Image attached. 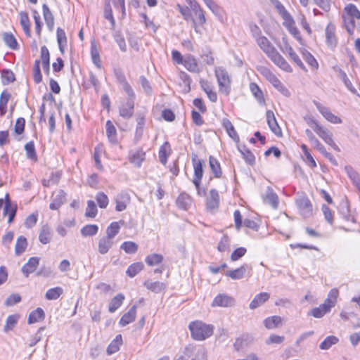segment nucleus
Segmentation results:
<instances>
[{
    "label": "nucleus",
    "instance_id": "43",
    "mask_svg": "<svg viewBox=\"0 0 360 360\" xmlns=\"http://www.w3.org/2000/svg\"><path fill=\"white\" fill-rule=\"evenodd\" d=\"M57 41L58 44L60 51L64 53V46L67 44V37L65 32L63 29L58 27L57 29Z\"/></svg>",
    "mask_w": 360,
    "mask_h": 360
},
{
    "label": "nucleus",
    "instance_id": "62",
    "mask_svg": "<svg viewBox=\"0 0 360 360\" xmlns=\"http://www.w3.org/2000/svg\"><path fill=\"white\" fill-rule=\"evenodd\" d=\"M97 211L98 210L95 202L93 200H89L87 202L86 216L88 217L94 218L97 214Z\"/></svg>",
    "mask_w": 360,
    "mask_h": 360
},
{
    "label": "nucleus",
    "instance_id": "60",
    "mask_svg": "<svg viewBox=\"0 0 360 360\" xmlns=\"http://www.w3.org/2000/svg\"><path fill=\"white\" fill-rule=\"evenodd\" d=\"M230 247V239L229 236L224 235L219 241L217 249L219 252H225L229 250Z\"/></svg>",
    "mask_w": 360,
    "mask_h": 360
},
{
    "label": "nucleus",
    "instance_id": "3",
    "mask_svg": "<svg viewBox=\"0 0 360 360\" xmlns=\"http://www.w3.org/2000/svg\"><path fill=\"white\" fill-rule=\"evenodd\" d=\"M214 73L217 79L219 91L226 96H229L231 92V79L229 72L225 68L217 67L215 68Z\"/></svg>",
    "mask_w": 360,
    "mask_h": 360
},
{
    "label": "nucleus",
    "instance_id": "32",
    "mask_svg": "<svg viewBox=\"0 0 360 360\" xmlns=\"http://www.w3.org/2000/svg\"><path fill=\"white\" fill-rule=\"evenodd\" d=\"M282 318L279 316H272L264 319V324L267 329L278 328L282 323Z\"/></svg>",
    "mask_w": 360,
    "mask_h": 360
},
{
    "label": "nucleus",
    "instance_id": "25",
    "mask_svg": "<svg viewBox=\"0 0 360 360\" xmlns=\"http://www.w3.org/2000/svg\"><path fill=\"white\" fill-rule=\"evenodd\" d=\"M269 297L270 295L268 292H261L257 294L250 302V308L251 309H255L260 307L266 302Z\"/></svg>",
    "mask_w": 360,
    "mask_h": 360
},
{
    "label": "nucleus",
    "instance_id": "33",
    "mask_svg": "<svg viewBox=\"0 0 360 360\" xmlns=\"http://www.w3.org/2000/svg\"><path fill=\"white\" fill-rule=\"evenodd\" d=\"M106 134L109 141L112 143L117 142V130L111 121H107L105 124Z\"/></svg>",
    "mask_w": 360,
    "mask_h": 360
},
{
    "label": "nucleus",
    "instance_id": "20",
    "mask_svg": "<svg viewBox=\"0 0 360 360\" xmlns=\"http://www.w3.org/2000/svg\"><path fill=\"white\" fill-rule=\"evenodd\" d=\"M182 65L190 72H198L199 66L195 57L191 54L185 56Z\"/></svg>",
    "mask_w": 360,
    "mask_h": 360
},
{
    "label": "nucleus",
    "instance_id": "48",
    "mask_svg": "<svg viewBox=\"0 0 360 360\" xmlns=\"http://www.w3.org/2000/svg\"><path fill=\"white\" fill-rule=\"evenodd\" d=\"M143 266L142 262L134 263L128 267L126 273L129 277L133 278L143 269Z\"/></svg>",
    "mask_w": 360,
    "mask_h": 360
},
{
    "label": "nucleus",
    "instance_id": "55",
    "mask_svg": "<svg viewBox=\"0 0 360 360\" xmlns=\"http://www.w3.org/2000/svg\"><path fill=\"white\" fill-rule=\"evenodd\" d=\"M339 292L336 288H333L330 290L328 293L327 299L324 301L329 307L333 308L335 307L337 302V298L338 297Z\"/></svg>",
    "mask_w": 360,
    "mask_h": 360
},
{
    "label": "nucleus",
    "instance_id": "46",
    "mask_svg": "<svg viewBox=\"0 0 360 360\" xmlns=\"http://www.w3.org/2000/svg\"><path fill=\"white\" fill-rule=\"evenodd\" d=\"M339 339L334 335L328 336L322 342H321L319 347L321 349L327 350L331 347L332 345L338 342Z\"/></svg>",
    "mask_w": 360,
    "mask_h": 360
},
{
    "label": "nucleus",
    "instance_id": "1",
    "mask_svg": "<svg viewBox=\"0 0 360 360\" xmlns=\"http://www.w3.org/2000/svg\"><path fill=\"white\" fill-rule=\"evenodd\" d=\"M258 46L267 55L271 60L283 70L292 72V69L285 58L277 51L269 40L264 36L256 39Z\"/></svg>",
    "mask_w": 360,
    "mask_h": 360
},
{
    "label": "nucleus",
    "instance_id": "4",
    "mask_svg": "<svg viewBox=\"0 0 360 360\" xmlns=\"http://www.w3.org/2000/svg\"><path fill=\"white\" fill-rule=\"evenodd\" d=\"M112 2L115 8H118L119 6L121 8L122 17L125 15V4L124 0H105V7H104V18L108 20H110L111 24V29L114 30L115 27V20L114 19L111 4Z\"/></svg>",
    "mask_w": 360,
    "mask_h": 360
},
{
    "label": "nucleus",
    "instance_id": "9",
    "mask_svg": "<svg viewBox=\"0 0 360 360\" xmlns=\"http://www.w3.org/2000/svg\"><path fill=\"white\" fill-rule=\"evenodd\" d=\"M115 75L117 82L121 85L123 91L128 96L133 97L134 96V91L131 85L127 81L124 72L122 70H117L115 72Z\"/></svg>",
    "mask_w": 360,
    "mask_h": 360
},
{
    "label": "nucleus",
    "instance_id": "64",
    "mask_svg": "<svg viewBox=\"0 0 360 360\" xmlns=\"http://www.w3.org/2000/svg\"><path fill=\"white\" fill-rule=\"evenodd\" d=\"M191 360H208L207 349L203 347H199Z\"/></svg>",
    "mask_w": 360,
    "mask_h": 360
},
{
    "label": "nucleus",
    "instance_id": "5",
    "mask_svg": "<svg viewBox=\"0 0 360 360\" xmlns=\"http://www.w3.org/2000/svg\"><path fill=\"white\" fill-rule=\"evenodd\" d=\"M313 130L327 144L333 146L335 149H338V147L335 143L332 134L326 129L321 126L316 121L313 120L311 125Z\"/></svg>",
    "mask_w": 360,
    "mask_h": 360
},
{
    "label": "nucleus",
    "instance_id": "12",
    "mask_svg": "<svg viewBox=\"0 0 360 360\" xmlns=\"http://www.w3.org/2000/svg\"><path fill=\"white\" fill-rule=\"evenodd\" d=\"M127 101L120 107V115L124 118H129L133 115L134 108V99L136 95L128 96Z\"/></svg>",
    "mask_w": 360,
    "mask_h": 360
},
{
    "label": "nucleus",
    "instance_id": "18",
    "mask_svg": "<svg viewBox=\"0 0 360 360\" xmlns=\"http://www.w3.org/2000/svg\"><path fill=\"white\" fill-rule=\"evenodd\" d=\"M219 204V195L217 190L212 189L210 195L207 198V209L212 211L218 208Z\"/></svg>",
    "mask_w": 360,
    "mask_h": 360
},
{
    "label": "nucleus",
    "instance_id": "40",
    "mask_svg": "<svg viewBox=\"0 0 360 360\" xmlns=\"http://www.w3.org/2000/svg\"><path fill=\"white\" fill-rule=\"evenodd\" d=\"M191 202V198L186 193H181L176 199L177 206L182 210H187Z\"/></svg>",
    "mask_w": 360,
    "mask_h": 360
},
{
    "label": "nucleus",
    "instance_id": "47",
    "mask_svg": "<svg viewBox=\"0 0 360 360\" xmlns=\"http://www.w3.org/2000/svg\"><path fill=\"white\" fill-rule=\"evenodd\" d=\"M120 229V226L118 222H112L106 229V237L113 240L115 236L119 233Z\"/></svg>",
    "mask_w": 360,
    "mask_h": 360
},
{
    "label": "nucleus",
    "instance_id": "59",
    "mask_svg": "<svg viewBox=\"0 0 360 360\" xmlns=\"http://www.w3.org/2000/svg\"><path fill=\"white\" fill-rule=\"evenodd\" d=\"M145 124V118L143 116H139L137 118V126L135 133V139L140 140L143 132V126Z\"/></svg>",
    "mask_w": 360,
    "mask_h": 360
},
{
    "label": "nucleus",
    "instance_id": "29",
    "mask_svg": "<svg viewBox=\"0 0 360 360\" xmlns=\"http://www.w3.org/2000/svg\"><path fill=\"white\" fill-rule=\"evenodd\" d=\"M264 201L269 204L273 208L276 209L278 205V195L273 191L271 188H268L265 195L264 196Z\"/></svg>",
    "mask_w": 360,
    "mask_h": 360
},
{
    "label": "nucleus",
    "instance_id": "19",
    "mask_svg": "<svg viewBox=\"0 0 360 360\" xmlns=\"http://www.w3.org/2000/svg\"><path fill=\"white\" fill-rule=\"evenodd\" d=\"M17 211L16 205H12L9 199L8 194H6V202L4 208V215H8V222L10 224L13 221Z\"/></svg>",
    "mask_w": 360,
    "mask_h": 360
},
{
    "label": "nucleus",
    "instance_id": "35",
    "mask_svg": "<svg viewBox=\"0 0 360 360\" xmlns=\"http://www.w3.org/2000/svg\"><path fill=\"white\" fill-rule=\"evenodd\" d=\"M20 21L22 29L27 37H30V22L28 14L21 11L20 13Z\"/></svg>",
    "mask_w": 360,
    "mask_h": 360
},
{
    "label": "nucleus",
    "instance_id": "61",
    "mask_svg": "<svg viewBox=\"0 0 360 360\" xmlns=\"http://www.w3.org/2000/svg\"><path fill=\"white\" fill-rule=\"evenodd\" d=\"M34 80L37 84H39L42 80V75L40 70V60H36L34 62Z\"/></svg>",
    "mask_w": 360,
    "mask_h": 360
},
{
    "label": "nucleus",
    "instance_id": "49",
    "mask_svg": "<svg viewBox=\"0 0 360 360\" xmlns=\"http://www.w3.org/2000/svg\"><path fill=\"white\" fill-rule=\"evenodd\" d=\"M120 249L127 254H134L138 250V245L132 241H125L121 245Z\"/></svg>",
    "mask_w": 360,
    "mask_h": 360
},
{
    "label": "nucleus",
    "instance_id": "58",
    "mask_svg": "<svg viewBox=\"0 0 360 360\" xmlns=\"http://www.w3.org/2000/svg\"><path fill=\"white\" fill-rule=\"evenodd\" d=\"M91 59L94 64L98 68H101V63L100 60V55L98 50L97 49L96 45L91 44Z\"/></svg>",
    "mask_w": 360,
    "mask_h": 360
},
{
    "label": "nucleus",
    "instance_id": "37",
    "mask_svg": "<svg viewBox=\"0 0 360 360\" xmlns=\"http://www.w3.org/2000/svg\"><path fill=\"white\" fill-rule=\"evenodd\" d=\"M19 319V314H15L9 315L6 319V324L4 328V332L7 333L10 330H12L18 323Z\"/></svg>",
    "mask_w": 360,
    "mask_h": 360
},
{
    "label": "nucleus",
    "instance_id": "57",
    "mask_svg": "<svg viewBox=\"0 0 360 360\" xmlns=\"http://www.w3.org/2000/svg\"><path fill=\"white\" fill-rule=\"evenodd\" d=\"M2 82L4 84H8L13 82L15 79L13 72L8 69H4L1 72Z\"/></svg>",
    "mask_w": 360,
    "mask_h": 360
},
{
    "label": "nucleus",
    "instance_id": "63",
    "mask_svg": "<svg viewBox=\"0 0 360 360\" xmlns=\"http://www.w3.org/2000/svg\"><path fill=\"white\" fill-rule=\"evenodd\" d=\"M96 200L101 208H105L109 202L108 196L103 192L97 193Z\"/></svg>",
    "mask_w": 360,
    "mask_h": 360
},
{
    "label": "nucleus",
    "instance_id": "39",
    "mask_svg": "<svg viewBox=\"0 0 360 360\" xmlns=\"http://www.w3.org/2000/svg\"><path fill=\"white\" fill-rule=\"evenodd\" d=\"M144 286L155 292H159L165 288V283L160 281H146L144 283Z\"/></svg>",
    "mask_w": 360,
    "mask_h": 360
},
{
    "label": "nucleus",
    "instance_id": "6",
    "mask_svg": "<svg viewBox=\"0 0 360 360\" xmlns=\"http://www.w3.org/2000/svg\"><path fill=\"white\" fill-rule=\"evenodd\" d=\"M296 205L300 214L303 217L308 218L312 215V205L307 197L304 195L300 196L296 200Z\"/></svg>",
    "mask_w": 360,
    "mask_h": 360
},
{
    "label": "nucleus",
    "instance_id": "52",
    "mask_svg": "<svg viewBox=\"0 0 360 360\" xmlns=\"http://www.w3.org/2000/svg\"><path fill=\"white\" fill-rule=\"evenodd\" d=\"M4 41L5 44L11 49L15 50L18 47V42L12 34L6 32L4 34Z\"/></svg>",
    "mask_w": 360,
    "mask_h": 360
},
{
    "label": "nucleus",
    "instance_id": "8",
    "mask_svg": "<svg viewBox=\"0 0 360 360\" xmlns=\"http://www.w3.org/2000/svg\"><path fill=\"white\" fill-rule=\"evenodd\" d=\"M235 304L234 299L226 294H219L212 302V307H229Z\"/></svg>",
    "mask_w": 360,
    "mask_h": 360
},
{
    "label": "nucleus",
    "instance_id": "42",
    "mask_svg": "<svg viewBox=\"0 0 360 360\" xmlns=\"http://www.w3.org/2000/svg\"><path fill=\"white\" fill-rule=\"evenodd\" d=\"M163 259V256L160 254H151L146 257L145 262L148 266H152L161 264Z\"/></svg>",
    "mask_w": 360,
    "mask_h": 360
},
{
    "label": "nucleus",
    "instance_id": "16",
    "mask_svg": "<svg viewBox=\"0 0 360 360\" xmlns=\"http://www.w3.org/2000/svg\"><path fill=\"white\" fill-rule=\"evenodd\" d=\"M281 50L283 53H288L290 58L295 63L296 65L300 67L301 69L306 70V68L302 62L301 59L299 58L297 54L294 51L293 49L289 46L288 44H285Z\"/></svg>",
    "mask_w": 360,
    "mask_h": 360
},
{
    "label": "nucleus",
    "instance_id": "36",
    "mask_svg": "<svg viewBox=\"0 0 360 360\" xmlns=\"http://www.w3.org/2000/svg\"><path fill=\"white\" fill-rule=\"evenodd\" d=\"M144 159L145 152H143L142 150H137L136 151L134 152L129 158L130 162L138 167L141 165V163Z\"/></svg>",
    "mask_w": 360,
    "mask_h": 360
},
{
    "label": "nucleus",
    "instance_id": "41",
    "mask_svg": "<svg viewBox=\"0 0 360 360\" xmlns=\"http://www.w3.org/2000/svg\"><path fill=\"white\" fill-rule=\"evenodd\" d=\"M210 167L215 177L219 178L221 176L222 172L221 166L218 160L210 156L209 160Z\"/></svg>",
    "mask_w": 360,
    "mask_h": 360
},
{
    "label": "nucleus",
    "instance_id": "22",
    "mask_svg": "<svg viewBox=\"0 0 360 360\" xmlns=\"http://www.w3.org/2000/svg\"><path fill=\"white\" fill-rule=\"evenodd\" d=\"M114 241L106 236L101 238L98 243V251L101 255L108 253L112 247Z\"/></svg>",
    "mask_w": 360,
    "mask_h": 360
},
{
    "label": "nucleus",
    "instance_id": "7",
    "mask_svg": "<svg viewBox=\"0 0 360 360\" xmlns=\"http://www.w3.org/2000/svg\"><path fill=\"white\" fill-rule=\"evenodd\" d=\"M314 104L319 111V112L326 119L328 122L333 124H340L342 123V120L340 117L333 114L330 110L326 106H323L319 102H314Z\"/></svg>",
    "mask_w": 360,
    "mask_h": 360
},
{
    "label": "nucleus",
    "instance_id": "30",
    "mask_svg": "<svg viewBox=\"0 0 360 360\" xmlns=\"http://www.w3.org/2000/svg\"><path fill=\"white\" fill-rule=\"evenodd\" d=\"M345 170L348 175L353 184L357 188L360 192V174H358L352 167L347 165L345 167Z\"/></svg>",
    "mask_w": 360,
    "mask_h": 360
},
{
    "label": "nucleus",
    "instance_id": "44",
    "mask_svg": "<svg viewBox=\"0 0 360 360\" xmlns=\"http://www.w3.org/2000/svg\"><path fill=\"white\" fill-rule=\"evenodd\" d=\"M27 246V239L24 236L18 237L15 247V255H20V254H22L23 252H25Z\"/></svg>",
    "mask_w": 360,
    "mask_h": 360
},
{
    "label": "nucleus",
    "instance_id": "15",
    "mask_svg": "<svg viewBox=\"0 0 360 360\" xmlns=\"http://www.w3.org/2000/svg\"><path fill=\"white\" fill-rule=\"evenodd\" d=\"M268 125L271 131L276 136L281 134V129L275 118V115L271 110H267L266 113Z\"/></svg>",
    "mask_w": 360,
    "mask_h": 360
},
{
    "label": "nucleus",
    "instance_id": "27",
    "mask_svg": "<svg viewBox=\"0 0 360 360\" xmlns=\"http://www.w3.org/2000/svg\"><path fill=\"white\" fill-rule=\"evenodd\" d=\"M44 18L46 22V26L49 31L52 32L54 27V18L50 11L49 6L46 4L42 6Z\"/></svg>",
    "mask_w": 360,
    "mask_h": 360
},
{
    "label": "nucleus",
    "instance_id": "38",
    "mask_svg": "<svg viewBox=\"0 0 360 360\" xmlns=\"http://www.w3.org/2000/svg\"><path fill=\"white\" fill-rule=\"evenodd\" d=\"M122 338L121 335H118L116 338L110 342L107 348V353L111 355L117 352L120 349V347L122 345Z\"/></svg>",
    "mask_w": 360,
    "mask_h": 360
},
{
    "label": "nucleus",
    "instance_id": "34",
    "mask_svg": "<svg viewBox=\"0 0 360 360\" xmlns=\"http://www.w3.org/2000/svg\"><path fill=\"white\" fill-rule=\"evenodd\" d=\"M124 300V295L122 293H119L114 297L109 304V311L111 313L115 312L122 305Z\"/></svg>",
    "mask_w": 360,
    "mask_h": 360
},
{
    "label": "nucleus",
    "instance_id": "11",
    "mask_svg": "<svg viewBox=\"0 0 360 360\" xmlns=\"http://www.w3.org/2000/svg\"><path fill=\"white\" fill-rule=\"evenodd\" d=\"M130 195L128 193L122 191L115 197L116 203L115 210L117 212H122L126 210L127 205L130 202Z\"/></svg>",
    "mask_w": 360,
    "mask_h": 360
},
{
    "label": "nucleus",
    "instance_id": "51",
    "mask_svg": "<svg viewBox=\"0 0 360 360\" xmlns=\"http://www.w3.org/2000/svg\"><path fill=\"white\" fill-rule=\"evenodd\" d=\"M250 88L251 90V92L255 96V97L257 98L258 102L260 104L264 103V98L263 96V93L260 88L255 84V83H251L250 85Z\"/></svg>",
    "mask_w": 360,
    "mask_h": 360
},
{
    "label": "nucleus",
    "instance_id": "54",
    "mask_svg": "<svg viewBox=\"0 0 360 360\" xmlns=\"http://www.w3.org/2000/svg\"><path fill=\"white\" fill-rule=\"evenodd\" d=\"M25 150L26 151V156L28 159L32 160H37L34 144L32 141H30L25 144Z\"/></svg>",
    "mask_w": 360,
    "mask_h": 360
},
{
    "label": "nucleus",
    "instance_id": "13",
    "mask_svg": "<svg viewBox=\"0 0 360 360\" xmlns=\"http://www.w3.org/2000/svg\"><path fill=\"white\" fill-rule=\"evenodd\" d=\"M65 193L63 190H59L53 193L52 195V202H51L49 207L52 210H57L65 202Z\"/></svg>",
    "mask_w": 360,
    "mask_h": 360
},
{
    "label": "nucleus",
    "instance_id": "53",
    "mask_svg": "<svg viewBox=\"0 0 360 360\" xmlns=\"http://www.w3.org/2000/svg\"><path fill=\"white\" fill-rule=\"evenodd\" d=\"M345 12L344 14L346 15H349L354 19H360V12L354 4L347 5L345 8Z\"/></svg>",
    "mask_w": 360,
    "mask_h": 360
},
{
    "label": "nucleus",
    "instance_id": "10",
    "mask_svg": "<svg viewBox=\"0 0 360 360\" xmlns=\"http://www.w3.org/2000/svg\"><path fill=\"white\" fill-rule=\"evenodd\" d=\"M193 168H194V176L193 183L195 186H200L201 179L203 176L202 163L200 160L197 159V156L192 159Z\"/></svg>",
    "mask_w": 360,
    "mask_h": 360
},
{
    "label": "nucleus",
    "instance_id": "45",
    "mask_svg": "<svg viewBox=\"0 0 360 360\" xmlns=\"http://www.w3.org/2000/svg\"><path fill=\"white\" fill-rule=\"evenodd\" d=\"M63 289L60 287H56L49 289L45 295V297L49 300L58 299L63 294Z\"/></svg>",
    "mask_w": 360,
    "mask_h": 360
},
{
    "label": "nucleus",
    "instance_id": "24",
    "mask_svg": "<svg viewBox=\"0 0 360 360\" xmlns=\"http://www.w3.org/2000/svg\"><path fill=\"white\" fill-rule=\"evenodd\" d=\"M238 150L242 155L245 162L250 165H254L255 163V157L253 153L244 145H238Z\"/></svg>",
    "mask_w": 360,
    "mask_h": 360
},
{
    "label": "nucleus",
    "instance_id": "17",
    "mask_svg": "<svg viewBox=\"0 0 360 360\" xmlns=\"http://www.w3.org/2000/svg\"><path fill=\"white\" fill-rule=\"evenodd\" d=\"M39 264V259L33 257L29 259L27 262L22 267V272L25 277H28L31 273H33Z\"/></svg>",
    "mask_w": 360,
    "mask_h": 360
},
{
    "label": "nucleus",
    "instance_id": "56",
    "mask_svg": "<svg viewBox=\"0 0 360 360\" xmlns=\"http://www.w3.org/2000/svg\"><path fill=\"white\" fill-rule=\"evenodd\" d=\"M342 20L347 32L349 33V34H352L354 28V19L349 15L342 14Z\"/></svg>",
    "mask_w": 360,
    "mask_h": 360
},
{
    "label": "nucleus",
    "instance_id": "26",
    "mask_svg": "<svg viewBox=\"0 0 360 360\" xmlns=\"http://www.w3.org/2000/svg\"><path fill=\"white\" fill-rule=\"evenodd\" d=\"M331 309V307L328 305L325 302L320 304L318 307L313 308L310 312L309 315L313 316L315 318H321L326 314L328 313Z\"/></svg>",
    "mask_w": 360,
    "mask_h": 360
},
{
    "label": "nucleus",
    "instance_id": "21",
    "mask_svg": "<svg viewBox=\"0 0 360 360\" xmlns=\"http://www.w3.org/2000/svg\"><path fill=\"white\" fill-rule=\"evenodd\" d=\"M53 231L51 228L48 224L43 225L39 231V241L42 244H47L51 241Z\"/></svg>",
    "mask_w": 360,
    "mask_h": 360
},
{
    "label": "nucleus",
    "instance_id": "31",
    "mask_svg": "<svg viewBox=\"0 0 360 360\" xmlns=\"http://www.w3.org/2000/svg\"><path fill=\"white\" fill-rule=\"evenodd\" d=\"M44 318L45 314L44 310L38 307L30 314L27 322L29 324H32L43 321Z\"/></svg>",
    "mask_w": 360,
    "mask_h": 360
},
{
    "label": "nucleus",
    "instance_id": "14",
    "mask_svg": "<svg viewBox=\"0 0 360 360\" xmlns=\"http://www.w3.org/2000/svg\"><path fill=\"white\" fill-rule=\"evenodd\" d=\"M326 44L328 47L333 49L337 45L335 37V27L333 24L329 23L325 30Z\"/></svg>",
    "mask_w": 360,
    "mask_h": 360
},
{
    "label": "nucleus",
    "instance_id": "2",
    "mask_svg": "<svg viewBox=\"0 0 360 360\" xmlns=\"http://www.w3.org/2000/svg\"><path fill=\"white\" fill-rule=\"evenodd\" d=\"M188 328L191 331V337L195 340L202 341L213 334L214 326L207 324L201 321L191 322Z\"/></svg>",
    "mask_w": 360,
    "mask_h": 360
},
{
    "label": "nucleus",
    "instance_id": "28",
    "mask_svg": "<svg viewBox=\"0 0 360 360\" xmlns=\"http://www.w3.org/2000/svg\"><path fill=\"white\" fill-rule=\"evenodd\" d=\"M136 314V306L134 305L127 313H125L120 321V325L125 326L135 320Z\"/></svg>",
    "mask_w": 360,
    "mask_h": 360
},
{
    "label": "nucleus",
    "instance_id": "23",
    "mask_svg": "<svg viewBox=\"0 0 360 360\" xmlns=\"http://www.w3.org/2000/svg\"><path fill=\"white\" fill-rule=\"evenodd\" d=\"M249 268L248 265L243 264L239 268H237L234 270L228 271L226 272L225 275L228 277L231 278L233 280L241 279L244 277L248 269Z\"/></svg>",
    "mask_w": 360,
    "mask_h": 360
},
{
    "label": "nucleus",
    "instance_id": "50",
    "mask_svg": "<svg viewBox=\"0 0 360 360\" xmlns=\"http://www.w3.org/2000/svg\"><path fill=\"white\" fill-rule=\"evenodd\" d=\"M98 231V227L95 224L86 225L81 229V233L84 237L95 236Z\"/></svg>",
    "mask_w": 360,
    "mask_h": 360
}]
</instances>
